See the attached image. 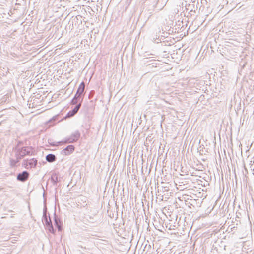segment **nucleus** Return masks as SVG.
I'll use <instances>...</instances> for the list:
<instances>
[{
	"label": "nucleus",
	"instance_id": "f257e3e1",
	"mask_svg": "<svg viewBox=\"0 0 254 254\" xmlns=\"http://www.w3.org/2000/svg\"><path fill=\"white\" fill-rule=\"evenodd\" d=\"M21 142H19L17 146L15 147V156L17 158V161L15 162L16 163L18 162L20 159L25 157L26 155H30L31 154L30 148L29 147H19V146L21 144Z\"/></svg>",
	"mask_w": 254,
	"mask_h": 254
},
{
	"label": "nucleus",
	"instance_id": "f03ea898",
	"mask_svg": "<svg viewBox=\"0 0 254 254\" xmlns=\"http://www.w3.org/2000/svg\"><path fill=\"white\" fill-rule=\"evenodd\" d=\"M80 133L77 130L73 132L69 137L66 138L63 142L65 143H72L77 141L80 138Z\"/></svg>",
	"mask_w": 254,
	"mask_h": 254
},
{
	"label": "nucleus",
	"instance_id": "7ed1b4c3",
	"mask_svg": "<svg viewBox=\"0 0 254 254\" xmlns=\"http://www.w3.org/2000/svg\"><path fill=\"white\" fill-rule=\"evenodd\" d=\"M37 164V160L35 158H32L29 160L26 159L24 161V165L25 168L28 169V165H29L30 168H35Z\"/></svg>",
	"mask_w": 254,
	"mask_h": 254
},
{
	"label": "nucleus",
	"instance_id": "20e7f679",
	"mask_svg": "<svg viewBox=\"0 0 254 254\" xmlns=\"http://www.w3.org/2000/svg\"><path fill=\"white\" fill-rule=\"evenodd\" d=\"M29 176V172L27 171H23L22 172L18 174L17 179L21 182H25L28 179Z\"/></svg>",
	"mask_w": 254,
	"mask_h": 254
},
{
	"label": "nucleus",
	"instance_id": "39448f33",
	"mask_svg": "<svg viewBox=\"0 0 254 254\" xmlns=\"http://www.w3.org/2000/svg\"><path fill=\"white\" fill-rule=\"evenodd\" d=\"M74 146L72 145L67 146L65 149L62 151V154L64 155H68L73 152L74 150Z\"/></svg>",
	"mask_w": 254,
	"mask_h": 254
},
{
	"label": "nucleus",
	"instance_id": "423d86ee",
	"mask_svg": "<svg viewBox=\"0 0 254 254\" xmlns=\"http://www.w3.org/2000/svg\"><path fill=\"white\" fill-rule=\"evenodd\" d=\"M82 101V100L79 102V103H78V104L76 105V106L72 109V110H71L68 112L67 115L69 116H70V117L73 116L74 115H75L78 112L80 108L81 107Z\"/></svg>",
	"mask_w": 254,
	"mask_h": 254
},
{
	"label": "nucleus",
	"instance_id": "0eeeda50",
	"mask_svg": "<svg viewBox=\"0 0 254 254\" xmlns=\"http://www.w3.org/2000/svg\"><path fill=\"white\" fill-rule=\"evenodd\" d=\"M85 89V84L83 82H82L78 87V88L77 90L76 93L75 94L78 96L82 97L83 94L84 93Z\"/></svg>",
	"mask_w": 254,
	"mask_h": 254
},
{
	"label": "nucleus",
	"instance_id": "6e6552de",
	"mask_svg": "<svg viewBox=\"0 0 254 254\" xmlns=\"http://www.w3.org/2000/svg\"><path fill=\"white\" fill-rule=\"evenodd\" d=\"M54 223L55 226L57 227L59 231L62 230V222L60 219L56 215L54 217Z\"/></svg>",
	"mask_w": 254,
	"mask_h": 254
},
{
	"label": "nucleus",
	"instance_id": "1a4fd4ad",
	"mask_svg": "<svg viewBox=\"0 0 254 254\" xmlns=\"http://www.w3.org/2000/svg\"><path fill=\"white\" fill-rule=\"evenodd\" d=\"M46 160L49 162H53L56 161V157L53 154H49L46 156Z\"/></svg>",
	"mask_w": 254,
	"mask_h": 254
},
{
	"label": "nucleus",
	"instance_id": "9d476101",
	"mask_svg": "<svg viewBox=\"0 0 254 254\" xmlns=\"http://www.w3.org/2000/svg\"><path fill=\"white\" fill-rule=\"evenodd\" d=\"M42 221L45 223L46 225L52 222L50 216H48L47 214L43 215Z\"/></svg>",
	"mask_w": 254,
	"mask_h": 254
},
{
	"label": "nucleus",
	"instance_id": "9b49d317",
	"mask_svg": "<svg viewBox=\"0 0 254 254\" xmlns=\"http://www.w3.org/2000/svg\"><path fill=\"white\" fill-rule=\"evenodd\" d=\"M81 98L82 97L75 94L73 99L71 101V104H75V105L78 104V103L79 102V101Z\"/></svg>",
	"mask_w": 254,
	"mask_h": 254
},
{
	"label": "nucleus",
	"instance_id": "f8f14e48",
	"mask_svg": "<svg viewBox=\"0 0 254 254\" xmlns=\"http://www.w3.org/2000/svg\"><path fill=\"white\" fill-rule=\"evenodd\" d=\"M46 226L48 229V230L52 233H55V230L54 229V227L52 225V222L50 223H49L48 224L46 225Z\"/></svg>",
	"mask_w": 254,
	"mask_h": 254
},
{
	"label": "nucleus",
	"instance_id": "ddd939ff",
	"mask_svg": "<svg viewBox=\"0 0 254 254\" xmlns=\"http://www.w3.org/2000/svg\"><path fill=\"white\" fill-rule=\"evenodd\" d=\"M51 181L53 182L54 185H56L57 183L58 182V177L57 176L53 175L51 177Z\"/></svg>",
	"mask_w": 254,
	"mask_h": 254
},
{
	"label": "nucleus",
	"instance_id": "4468645a",
	"mask_svg": "<svg viewBox=\"0 0 254 254\" xmlns=\"http://www.w3.org/2000/svg\"><path fill=\"white\" fill-rule=\"evenodd\" d=\"M87 219L88 220L89 222H95L96 221V220L94 219V217L90 216V215H88L87 216Z\"/></svg>",
	"mask_w": 254,
	"mask_h": 254
},
{
	"label": "nucleus",
	"instance_id": "2eb2a0df",
	"mask_svg": "<svg viewBox=\"0 0 254 254\" xmlns=\"http://www.w3.org/2000/svg\"><path fill=\"white\" fill-rule=\"evenodd\" d=\"M169 190V188L167 186L162 187V191L163 192H167Z\"/></svg>",
	"mask_w": 254,
	"mask_h": 254
},
{
	"label": "nucleus",
	"instance_id": "dca6fc26",
	"mask_svg": "<svg viewBox=\"0 0 254 254\" xmlns=\"http://www.w3.org/2000/svg\"><path fill=\"white\" fill-rule=\"evenodd\" d=\"M47 214V209L46 205L45 204L44 207L43 209V214Z\"/></svg>",
	"mask_w": 254,
	"mask_h": 254
},
{
	"label": "nucleus",
	"instance_id": "f3484780",
	"mask_svg": "<svg viewBox=\"0 0 254 254\" xmlns=\"http://www.w3.org/2000/svg\"><path fill=\"white\" fill-rule=\"evenodd\" d=\"M17 161V159L16 160H12L11 161V164L12 165H15L17 163H16L15 162Z\"/></svg>",
	"mask_w": 254,
	"mask_h": 254
},
{
	"label": "nucleus",
	"instance_id": "a211bd4d",
	"mask_svg": "<svg viewBox=\"0 0 254 254\" xmlns=\"http://www.w3.org/2000/svg\"><path fill=\"white\" fill-rule=\"evenodd\" d=\"M55 118H53V119H52V120H55Z\"/></svg>",
	"mask_w": 254,
	"mask_h": 254
},
{
	"label": "nucleus",
	"instance_id": "6ab92c4d",
	"mask_svg": "<svg viewBox=\"0 0 254 254\" xmlns=\"http://www.w3.org/2000/svg\"><path fill=\"white\" fill-rule=\"evenodd\" d=\"M253 163H254V158H253Z\"/></svg>",
	"mask_w": 254,
	"mask_h": 254
}]
</instances>
